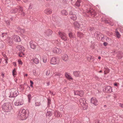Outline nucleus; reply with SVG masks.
<instances>
[{"label":"nucleus","mask_w":123,"mask_h":123,"mask_svg":"<svg viewBox=\"0 0 123 123\" xmlns=\"http://www.w3.org/2000/svg\"><path fill=\"white\" fill-rule=\"evenodd\" d=\"M73 123H80V122H77L75 120Z\"/></svg>","instance_id":"obj_56"},{"label":"nucleus","mask_w":123,"mask_h":123,"mask_svg":"<svg viewBox=\"0 0 123 123\" xmlns=\"http://www.w3.org/2000/svg\"><path fill=\"white\" fill-rule=\"evenodd\" d=\"M74 94L75 95H78L80 96H81V94H80V91H77L74 92Z\"/></svg>","instance_id":"obj_37"},{"label":"nucleus","mask_w":123,"mask_h":123,"mask_svg":"<svg viewBox=\"0 0 123 123\" xmlns=\"http://www.w3.org/2000/svg\"><path fill=\"white\" fill-rule=\"evenodd\" d=\"M120 31L121 32H123V27H122L120 28Z\"/></svg>","instance_id":"obj_50"},{"label":"nucleus","mask_w":123,"mask_h":123,"mask_svg":"<svg viewBox=\"0 0 123 123\" xmlns=\"http://www.w3.org/2000/svg\"><path fill=\"white\" fill-rule=\"evenodd\" d=\"M68 35L69 37L71 38H75V37L74 34H73L71 32L69 33L68 34Z\"/></svg>","instance_id":"obj_26"},{"label":"nucleus","mask_w":123,"mask_h":123,"mask_svg":"<svg viewBox=\"0 0 123 123\" xmlns=\"http://www.w3.org/2000/svg\"><path fill=\"white\" fill-rule=\"evenodd\" d=\"M70 18L71 19L73 20H75L77 18L75 14L71 15Z\"/></svg>","instance_id":"obj_28"},{"label":"nucleus","mask_w":123,"mask_h":123,"mask_svg":"<svg viewBox=\"0 0 123 123\" xmlns=\"http://www.w3.org/2000/svg\"><path fill=\"white\" fill-rule=\"evenodd\" d=\"M30 83H31V84H33V82L31 80L30 81Z\"/></svg>","instance_id":"obj_59"},{"label":"nucleus","mask_w":123,"mask_h":123,"mask_svg":"<svg viewBox=\"0 0 123 123\" xmlns=\"http://www.w3.org/2000/svg\"><path fill=\"white\" fill-rule=\"evenodd\" d=\"M88 29L89 31H91L93 30V28L92 27H90Z\"/></svg>","instance_id":"obj_51"},{"label":"nucleus","mask_w":123,"mask_h":123,"mask_svg":"<svg viewBox=\"0 0 123 123\" xmlns=\"http://www.w3.org/2000/svg\"><path fill=\"white\" fill-rule=\"evenodd\" d=\"M105 91L108 93H110L112 92L111 88L109 86H107L105 88Z\"/></svg>","instance_id":"obj_18"},{"label":"nucleus","mask_w":123,"mask_h":123,"mask_svg":"<svg viewBox=\"0 0 123 123\" xmlns=\"http://www.w3.org/2000/svg\"><path fill=\"white\" fill-rule=\"evenodd\" d=\"M42 48L45 50L48 51L49 50V47L47 44H44V47H42Z\"/></svg>","instance_id":"obj_25"},{"label":"nucleus","mask_w":123,"mask_h":123,"mask_svg":"<svg viewBox=\"0 0 123 123\" xmlns=\"http://www.w3.org/2000/svg\"><path fill=\"white\" fill-rule=\"evenodd\" d=\"M122 56V54L121 52H120L117 54V57L119 59H121Z\"/></svg>","instance_id":"obj_32"},{"label":"nucleus","mask_w":123,"mask_h":123,"mask_svg":"<svg viewBox=\"0 0 123 123\" xmlns=\"http://www.w3.org/2000/svg\"><path fill=\"white\" fill-rule=\"evenodd\" d=\"M47 59V56L45 55H43V56L42 59H43V62L45 63L46 62Z\"/></svg>","instance_id":"obj_30"},{"label":"nucleus","mask_w":123,"mask_h":123,"mask_svg":"<svg viewBox=\"0 0 123 123\" xmlns=\"http://www.w3.org/2000/svg\"><path fill=\"white\" fill-rule=\"evenodd\" d=\"M24 104V101L22 99V97L20 96L19 98L17 99L16 101L14 103V104L16 106H19L22 105Z\"/></svg>","instance_id":"obj_5"},{"label":"nucleus","mask_w":123,"mask_h":123,"mask_svg":"<svg viewBox=\"0 0 123 123\" xmlns=\"http://www.w3.org/2000/svg\"><path fill=\"white\" fill-rule=\"evenodd\" d=\"M69 14L70 15H70H73V13L72 12H69Z\"/></svg>","instance_id":"obj_57"},{"label":"nucleus","mask_w":123,"mask_h":123,"mask_svg":"<svg viewBox=\"0 0 123 123\" xmlns=\"http://www.w3.org/2000/svg\"><path fill=\"white\" fill-rule=\"evenodd\" d=\"M17 48L20 52H23L24 51V48L22 46L20 45H18Z\"/></svg>","instance_id":"obj_19"},{"label":"nucleus","mask_w":123,"mask_h":123,"mask_svg":"<svg viewBox=\"0 0 123 123\" xmlns=\"http://www.w3.org/2000/svg\"><path fill=\"white\" fill-rule=\"evenodd\" d=\"M86 99L84 98H81L79 100L81 107L84 110L86 109L87 108V104L86 103Z\"/></svg>","instance_id":"obj_4"},{"label":"nucleus","mask_w":123,"mask_h":123,"mask_svg":"<svg viewBox=\"0 0 123 123\" xmlns=\"http://www.w3.org/2000/svg\"><path fill=\"white\" fill-rule=\"evenodd\" d=\"M95 79H97V80L98 79V77H95Z\"/></svg>","instance_id":"obj_63"},{"label":"nucleus","mask_w":123,"mask_h":123,"mask_svg":"<svg viewBox=\"0 0 123 123\" xmlns=\"http://www.w3.org/2000/svg\"><path fill=\"white\" fill-rule=\"evenodd\" d=\"M119 105L120 106L123 108V104H119Z\"/></svg>","instance_id":"obj_55"},{"label":"nucleus","mask_w":123,"mask_h":123,"mask_svg":"<svg viewBox=\"0 0 123 123\" xmlns=\"http://www.w3.org/2000/svg\"><path fill=\"white\" fill-rule=\"evenodd\" d=\"M63 3L64 4H65L67 3V0H63Z\"/></svg>","instance_id":"obj_48"},{"label":"nucleus","mask_w":123,"mask_h":123,"mask_svg":"<svg viewBox=\"0 0 123 123\" xmlns=\"http://www.w3.org/2000/svg\"><path fill=\"white\" fill-rule=\"evenodd\" d=\"M58 33L60 37L62 39L66 41L67 40V36L66 34L63 32L59 31Z\"/></svg>","instance_id":"obj_8"},{"label":"nucleus","mask_w":123,"mask_h":123,"mask_svg":"<svg viewBox=\"0 0 123 123\" xmlns=\"http://www.w3.org/2000/svg\"><path fill=\"white\" fill-rule=\"evenodd\" d=\"M91 103L95 105H98V101L97 99L95 98H92L91 99Z\"/></svg>","instance_id":"obj_13"},{"label":"nucleus","mask_w":123,"mask_h":123,"mask_svg":"<svg viewBox=\"0 0 123 123\" xmlns=\"http://www.w3.org/2000/svg\"><path fill=\"white\" fill-rule=\"evenodd\" d=\"M13 39L14 41L17 42H19L21 41L20 37L17 35H14L13 36Z\"/></svg>","instance_id":"obj_16"},{"label":"nucleus","mask_w":123,"mask_h":123,"mask_svg":"<svg viewBox=\"0 0 123 123\" xmlns=\"http://www.w3.org/2000/svg\"><path fill=\"white\" fill-rule=\"evenodd\" d=\"M13 64L15 67L16 66V64L15 62H13Z\"/></svg>","instance_id":"obj_54"},{"label":"nucleus","mask_w":123,"mask_h":123,"mask_svg":"<svg viewBox=\"0 0 123 123\" xmlns=\"http://www.w3.org/2000/svg\"><path fill=\"white\" fill-rule=\"evenodd\" d=\"M23 52H22L19 53V54L18 55L20 57H22L24 56V54L23 53Z\"/></svg>","instance_id":"obj_40"},{"label":"nucleus","mask_w":123,"mask_h":123,"mask_svg":"<svg viewBox=\"0 0 123 123\" xmlns=\"http://www.w3.org/2000/svg\"><path fill=\"white\" fill-rule=\"evenodd\" d=\"M6 33H2V34H1L0 35L1 37H3L5 36V34H6Z\"/></svg>","instance_id":"obj_46"},{"label":"nucleus","mask_w":123,"mask_h":123,"mask_svg":"<svg viewBox=\"0 0 123 123\" xmlns=\"http://www.w3.org/2000/svg\"><path fill=\"white\" fill-rule=\"evenodd\" d=\"M88 13H90V14H91V15H94V16H95L96 15V13L94 11H93L92 10H89V11L88 12Z\"/></svg>","instance_id":"obj_24"},{"label":"nucleus","mask_w":123,"mask_h":123,"mask_svg":"<svg viewBox=\"0 0 123 123\" xmlns=\"http://www.w3.org/2000/svg\"><path fill=\"white\" fill-rule=\"evenodd\" d=\"M62 75L60 73H57L55 74L54 77L55 78H56V77L59 78L60 77H62Z\"/></svg>","instance_id":"obj_27"},{"label":"nucleus","mask_w":123,"mask_h":123,"mask_svg":"<svg viewBox=\"0 0 123 123\" xmlns=\"http://www.w3.org/2000/svg\"><path fill=\"white\" fill-rule=\"evenodd\" d=\"M6 42L8 45L11 46L13 44V42L12 39L9 37L7 38L6 39Z\"/></svg>","instance_id":"obj_11"},{"label":"nucleus","mask_w":123,"mask_h":123,"mask_svg":"<svg viewBox=\"0 0 123 123\" xmlns=\"http://www.w3.org/2000/svg\"><path fill=\"white\" fill-rule=\"evenodd\" d=\"M83 35V34L80 32H77V36L78 37L81 38L82 37Z\"/></svg>","instance_id":"obj_29"},{"label":"nucleus","mask_w":123,"mask_h":123,"mask_svg":"<svg viewBox=\"0 0 123 123\" xmlns=\"http://www.w3.org/2000/svg\"><path fill=\"white\" fill-rule=\"evenodd\" d=\"M28 0H23V1L25 3L27 2L28 1Z\"/></svg>","instance_id":"obj_58"},{"label":"nucleus","mask_w":123,"mask_h":123,"mask_svg":"<svg viewBox=\"0 0 123 123\" xmlns=\"http://www.w3.org/2000/svg\"><path fill=\"white\" fill-rule=\"evenodd\" d=\"M62 57V59L65 62L67 61L68 60V56L67 54L63 55Z\"/></svg>","instance_id":"obj_17"},{"label":"nucleus","mask_w":123,"mask_h":123,"mask_svg":"<svg viewBox=\"0 0 123 123\" xmlns=\"http://www.w3.org/2000/svg\"><path fill=\"white\" fill-rule=\"evenodd\" d=\"M47 85L48 86H49L50 85V84H49V82H47Z\"/></svg>","instance_id":"obj_61"},{"label":"nucleus","mask_w":123,"mask_h":123,"mask_svg":"<svg viewBox=\"0 0 123 123\" xmlns=\"http://www.w3.org/2000/svg\"><path fill=\"white\" fill-rule=\"evenodd\" d=\"M35 106H39L40 105L41 103L40 102L35 101Z\"/></svg>","instance_id":"obj_36"},{"label":"nucleus","mask_w":123,"mask_h":123,"mask_svg":"<svg viewBox=\"0 0 123 123\" xmlns=\"http://www.w3.org/2000/svg\"><path fill=\"white\" fill-rule=\"evenodd\" d=\"M35 64H37L39 63V60L38 59L36 58H34L32 59L31 60Z\"/></svg>","instance_id":"obj_21"},{"label":"nucleus","mask_w":123,"mask_h":123,"mask_svg":"<svg viewBox=\"0 0 123 123\" xmlns=\"http://www.w3.org/2000/svg\"><path fill=\"white\" fill-rule=\"evenodd\" d=\"M44 12L45 13L47 14H49L52 13V10L50 8H47L44 10Z\"/></svg>","instance_id":"obj_15"},{"label":"nucleus","mask_w":123,"mask_h":123,"mask_svg":"<svg viewBox=\"0 0 123 123\" xmlns=\"http://www.w3.org/2000/svg\"><path fill=\"white\" fill-rule=\"evenodd\" d=\"M87 59L89 61H90L92 60H94L93 57L90 55H89L87 57Z\"/></svg>","instance_id":"obj_34"},{"label":"nucleus","mask_w":123,"mask_h":123,"mask_svg":"<svg viewBox=\"0 0 123 123\" xmlns=\"http://www.w3.org/2000/svg\"><path fill=\"white\" fill-rule=\"evenodd\" d=\"M27 96L28 98V101H30L31 98V95L30 94H28V95Z\"/></svg>","instance_id":"obj_39"},{"label":"nucleus","mask_w":123,"mask_h":123,"mask_svg":"<svg viewBox=\"0 0 123 123\" xmlns=\"http://www.w3.org/2000/svg\"><path fill=\"white\" fill-rule=\"evenodd\" d=\"M114 86H117V83H115L114 84Z\"/></svg>","instance_id":"obj_62"},{"label":"nucleus","mask_w":123,"mask_h":123,"mask_svg":"<svg viewBox=\"0 0 123 123\" xmlns=\"http://www.w3.org/2000/svg\"><path fill=\"white\" fill-rule=\"evenodd\" d=\"M80 94H81V96H82L84 94V92L82 91H80Z\"/></svg>","instance_id":"obj_49"},{"label":"nucleus","mask_w":123,"mask_h":123,"mask_svg":"<svg viewBox=\"0 0 123 123\" xmlns=\"http://www.w3.org/2000/svg\"><path fill=\"white\" fill-rule=\"evenodd\" d=\"M18 11L19 13L23 16L25 15V14L23 10V8L21 6H18L16 8L12 9L10 12L12 13H15L17 12Z\"/></svg>","instance_id":"obj_2"},{"label":"nucleus","mask_w":123,"mask_h":123,"mask_svg":"<svg viewBox=\"0 0 123 123\" xmlns=\"http://www.w3.org/2000/svg\"><path fill=\"white\" fill-rule=\"evenodd\" d=\"M109 72V69H106V70L105 71V70L104 71V74H105Z\"/></svg>","instance_id":"obj_42"},{"label":"nucleus","mask_w":123,"mask_h":123,"mask_svg":"<svg viewBox=\"0 0 123 123\" xmlns=\"http://www.w3.org/2000/svg\"><path fill=\"white\" fill-rule=\"evenodd\" d=\"M18 62L19 64L20 65H22L23 64V63L22 62V61L20 60H19L18 61Z\"/></svg>","instance_id":"obj_45"},{"label":"nucleus","mask_w":123,"mask_h":123,"mask_svg":"<svg viewBox=\"0 0 123 123\" xmlns=\"http://www.w3.org/2000/svg\"><path fill=\"white\" fill-rule=\"evenodd\" d=\"M52 115V113L50 111H47L46 113V117H50Z\"/></svg>","instance_id":"obj_33"},{"label":"nucleus","mask_w":123,"mask_h":123,"mask_svg":"<svg viewBox=\"0 0 123 123\" xmlns=\"http://www.w3.org/2000/svg\"><path fill=\"white\" fill-rule=\"evenodd\" d=\"M103 44L105 46H106L107 45V43L106 42H104V43Z\"/></svg>","instance_id":"obj_52"},{"label":"nucleus","mask_w":123,"mask_h":123,"mask_svg":"<svg viewBox=\"0 0 123 123\" xmlns=\"http://www.w3.org/2000/svg\"><path fill=\"white\" fill-rule=\"evenodd\" d=\"M59 58L57 57H53L50 61L51 64H55L59 62Z\"/></svg>","instance_id":"obj_7"},{"label":"nucleus","mask_w":123,"mask_h":123,"mask_svg":"<svg viewBox=\"0 0 123 123\" xmlns=\"http://www.w3.org/2000/svg\"><path fill=\"white\" fill-rule=\"evenodd\" d=\"M16 72V70L15 69H14L12 71V74L13 76H14L15 75H16V74H15V73Z\"/></svg>","instance_id":"obj_41"},{"label":"nucleus","mask_w":123,"mask_h":123,"mask_svg":"<svg viewBox=\"0 0 123 123\" xmlns=\"http://www.w3.org/2000/svg\"><path fill=\"white\" fill-rule=\"evenodd\" d=\"M28 116V110L24 109H22L19 111L18 117L20 119L23 120L27 118Z\"/></svg>","instance_id":"obj_1"},{"label":"nucleus","mask_w":123,"mask_h":123,"mask_svg":"<svg viewBox=\"0 0 123 123\" xmlns=\"http://www.w3.org/2000/svg\"><path fill=\"white\" fill-rule=\"evenodd\" d=\"M50 104V100L49 99L48 100V106H49V105Z\"/></svg>","instance_id":"obj_47"},{"label":"nucleus","mask_w":123,"mask_h":123,"mask_svg":"<svg viewBox=\"0 0 123 123\" xmlns=\"http://www.w3.org/2000/svg\"><path fill=\"white\" fill-rule=\"evenodd\" d=\"M116 33L117 37L118 38H119L120 37V35L119 33V32L118 31H116Z\"/></svg>","instance_id":"obj_38"},{"label":"nucleus","mask_w":123,"mask_h":123,"mask_svg":"<svg viewBox=\"0 0 123 123\" xmlns=\"http://www.w3.org/2000/svg\"><path fill=\"white\" fill-rule=\"evenodd\" d=\"M73 74L75 76L77 77H79L80 75V72L76 71L74 72Z\"/></svg>","instance_id":"obj_22"},{"label":"nucleus","mask_w":123,"mask_h":123,"mask_svg":"<svg viewBox=\"0 0 123 123\" xmlns=\"http://www.w3.org/2000/svg\"><path fill=\"white\" fill-rule=\"evenodd\" d=\"M62 14L63 15H67L68 14V12L65 10H63L61 12Z\"/></svg>","instance_id":"obj_35"},{"label":"nucleus","mask_w":123,"mask_h":123,"mask_svg":"<svg viewBox=\"0 0 123 123\" xmlns=\"http://www.w3.org/2000/svg\"><path fill=\"white\" fill-rule=\"evenodd\" d=\"M55 116L56 117H62V115L60 114V112L57 111H55Z\"/></svg>","instance_id":"obj_20"},{"label":"nucleus","mask_w":123,"mask_h":123,"mask_svg":"<svg viewBox=\"0 0 123 123\" xmlns=\"http://www.w3.org/2000/svg\"><path fill=\"white\" fill-rule=\"evenodd\" d=\"M74 25L75 28H80L82 30L84 29V26L81 24H80L77 22H75L74 23Z\"/></svg>","instance_id":"obj_9"},{"label":"nucleus","mask_w":123,"mask_h":123,"mask_svg":"<svg viewBox=\"0 0 123 123\" xmlns=\"http://www.w3.org/2000/svg\"><path fill=\"white\" fill-rule=\"evenodd\" d=\"M2 109L6 112L10 111L11 109V106L9 103H4L2 106Z\"/></svg>","instance_id":"obj_3"},{"label":"nucleus","mask_w":123,"mask_h":123,"mask_svg":"<svg viewBox=\"0 0 123 123\" xmlns=\"http://www.w3.org/2000/svg\"><path fill=\"white\" fill-rule=\"evenodd\" d=\"M101 58V57L100 56H99L98 57V58L99 59H100Z\"/></svg>","instance_id":"obj_64"},{"label":"nucleus","mask_w":123,"mask_h":123,"mask_svg":"<svg viewBox=\"0 0 123 123\" xmlns=\"http://www.w3.org/2000/svg\"><path fill=\"white\" fill-rule=\"evenodd\" d=\"M50 73V71L49 70H48L47 71L46 74L47 75H49Z\"/></svg>","instance_id":"obj_44"},{"label":"nucleus","mask_w":123,"mask_h":123,"mask_svg":"<svg viewBox=\"0 0 123 123\" xmlns=\"http://www.w3.org/2000/svg\"><path fill=\"white\" fill-rule=\"evenodd\" d=\"M53 51L55 53L60 54L61 53L62 50L59 49L57 48L56 47L54 48L53 49Z\"/></svg>","instance_id":"obj_14"},{"label":"nucleus","mask_w":123,"mask_h":123,"mask_svg":"<svg viewBox=\"0 0 123 123\" xmlns=\"http://www.w3.org/2000/svg\"><path fill=\"white\" fill-rule=\"evenodd\" d=\"M66 77L68 79H73V78L70 75L67 73H66L65 74Z\"/></svg>","instance_id":"obj_23"},{"label":"nucleus","mask_w":123,"mask_h":123,"mask_svg":"<svg viewBox=\"0 0 123 123\" xmlns=\"http://www.w3.org/2000/svg\"><path fill=\"white\" fill-rule=\"evenodd\" d=\"M80 2L81 1L80 0H77L75 4V5L78 7L80 5Z\"/></svg>","instance_id":"obj_31"},{"label":"nucleus","mask_w":123,"mask_h":123,"mask_svg":"<svg viewBox=\"0 0 123 123\" xmlns=\"http://www.w3.org/2000/svg\"><path fill=\"white\" fill-rule=\"evenodd\" d=\"M5 22L7 25H10V21L9 20H7L6 21H5Z\"/></svg>","instance_id":"obj_43"},{"label":"nucleus","mask_w":123,"mask_h":123,"mask_svg":"<svg viewBox=\"0 0 123 123\" xmlns=\"http://www.w3.org/2000/svg\"><path fill=\"white\" fill-rule=\"evenodd\" d=\"M50 92L51 94H52L53 95H54L55 94V93L54 92H51V91H50Z\"/></svg>","instance_id":"obj_53"},{"label":"nucleus","mask_w":123,"mask_h":123,"mask_svg":"<svg viewBox=\"0 0 123 123\" xmlns=\"http://www.w3.org/2000/svg\"><path fill=\"white\" fill-rule=\"evenodd\" d=\"M52 33V31L51 30H48L44 31L43 35L45 37H47L49 35H51Z\"/></svg>","instance_id":"obj_10"},{"label":"nucleus","mask_w":123,"mask_h":123,"mask_svg":"<svg viewBox=\"0 0 123 123\" xmlns=\"http://www.w3.org/2000/svg\"><path fill=\"white\" fill-rule=\"evenodd\" d=\"M18 94V91L15 90L14 89H12L11 90V92H10V97L11 98L14 97H16Z\"/></svg>","instance_id":"obj_6"},{"label":"nucleus","mask_w":123,"mask_h":123,"mask_svg":"<svg viewBox=\"0 0 123 123\" xmlns=\"http://www.w3.org/2000/svg\"><path fill=\"white\" fill-rule=\"evenodd\" d=\"M1 75L2 76V77L3 78H4V74H3V73H2V74H1Z\"/></svg>","instance_id":"obj_60"},{"label":"nucleus","mask_w":123,"mask_h":123,"mask_svg":"<svg viewBox=\"0 0 123 123\" xmlns=\"http://www.w3.org/2000/svg\"><path fill=\"white\" fill-rule=\"evenodd\" d=\"M30 45L31 48L33 49H35L36 47V43L34 42L31 41L30 42Z\"/></svg>","instance_id":"obj_12"}]
</instances>
